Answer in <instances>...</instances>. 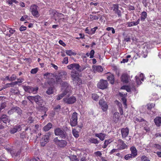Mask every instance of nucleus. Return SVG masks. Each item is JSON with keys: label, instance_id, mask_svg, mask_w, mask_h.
<instances>
[{"label": "nucleus", "instance_id": "f257e3e1", "mask_svg": "<svg viewBox=\"0 0 161 161\" xmlns=\"http://www.w3.org/2000/svg\"><path fill=\"white\" fill-rule=\"evenodd\" d=\"M67 67L68 69H72L71 73L72 72H76L79 74V72H81L82 71L86 68V66L84 65L80 66L79 64L77 63H73L69 64L67 66Z\"/></svg>", "mask_w": 161, "mask_h": 161}, {"label": "nucleus", "instance_id": "f03ea898", "mask_svg": "<svg viewBox=\"0 0 161 161\" xmlns=\"http://www.w3.org/2000/svg\"><path fill=\"white\" fill-rule=\"evenodd\" d=\"M72 78L74 86L81 85L82 84V80L78 76L79 74L76 72H72L70 74Z\"/></svg>", "mask_w": 161, "mask_h": 161}, {"label": "nucleus", "instance_id": "7ed1b4c3", "mask_svg": "<svg viewBox=\"0 0 161 161\" xmlns=\"http://www.w3.org/2000/svg\"><path fill=\"white\" fill-rule=\"evenodd\" d=\"M67 75V73L65 71H61L58 74H56L54 75L56 79V81L57 83H60L62 80H65Z\"/></svg>", "mask_w": 161, "mask_h": 161}, {"label": "nucleus", "instance_id": "20e7f679", "mask_svg": "<svg viewBox=\"0 0 161 161\" xmlns=\"http://www.w3.org/2000/svg\"><path fill=\"white\" fill-rule=\"evenodd\" d=\"M54 132L56 136H59L62 139H65L67 137L66 132L63 129L57 128L55 129Z\"/></svg>", "mask_w": 161, "mask_h": 161}, {"label": "nucleus", "instance_id": "39448f33", "mask_svg": "<svg viewBox=\"0 0 161 161\" xmlns=\"http://www.w3.org/2000/svg\"><path fill=\"white\" fill-rule=\"evenodd\" d=\"M77 114L76 112H75L72 115L70 119V124L72 127L75 126L77 124Z\"/></svg>", "mask_w": 161, "mask_h": 161}, {"label": "nucleus", "instance_id": "423d86ee", "mask_svg": "<svg viewBox=\"0 0 161 161\" xmlns=\"http://www.w3.org/2000/svg\"><path fill=\"white\" fill-rule=\"evenodd\" d=\"M24 90L27 92L29 93L36 94L37 93L38 90V87H33L30 86H25L24 87Z\"/></svg>", "mask_w": 161, "mask_h": 161}, {"label": "nucleus", "instance_id": "0eeeda50", "mask_svg": "<svg viewBox=\"0 0 161 161\" xmlns=\"http://www.w3.org/2000/svg\"><path fill=\"white\" fill-rule=\"evenodd\" d=\"M38 8L37 6L33 5L31 6L30 8L32 15L36 17H38L40 16V14L37 10Z\"/></svg>", "mask_w": 161, "mask_h": 161}, {"label": "nucleus", "instance_id": "6e6552de", "mask_svg": "<svg viewBox=\"0 0 161 161\" xmlns=\"http://www.w3.org/2000/svg\"><path fill=\"white\" fill-rule=\"evenodd\" d=\"M107 86L108 82L107 81L103 80H101L97 84L98 88L101 89H106Z\"/></svg>", "mask_w": 161, "mask_h": 161}, {"label": "nucleus", "instance_id": "1a4fd4ad", "mask_svg": "<svg viewBox=\"0 0 161 161\" xmlns=\"http://www.w3.org/2000/svg\"><path fill=\"white\" fill-rule=\"evenodd\" d=\"M117 147L120 150L127 149L128 147V146L126 145L121 139H119L118 140Z\"/></svg>", "mask_w": 161, "mask_h": 161}, {"label": "nucleus", "instance_id": "9d476101", "mask_svg": "<svg viewBox=\"0 0 161 161\" xmlns=\"http://www.w3.org/2000/svg\"><path fill=\"white\" fill-rule=\"evenodd\" d=\"M63 100L66 103L70 104L74 103L75 102L76 99L75 97L72 96L69 98H64Z\"/></svg>", "mask_w": 161, "mask_h": 161}, {"label": "nucleus", "instance_id": "9b49d317", "mask_svg": "<svg viewBox=\"0 0 161 161\" xmlns=\"http://www.w3.org/2000/svg\"><path fill=\"white\" fill-rule=\"evenodd\" d=\"M9 117L7 115L4 114L0 118V122H3L4 123H9L10 121Z\"/></svg>", "mask_w": 161, "mask_h": 161}, {"label": "nucleus", "instance_id": "f8f14e48", "mask_svg": "<svg viewBox=\"0 0 161 161\" xmlns=\"http://www.w3.org/2000/svg\"><path fill=\"white\" fill-rule=\"evenodd\" d=\"M34 101L39 106H42L43 102L42 97L39 95L35 96Z\"/></svg>", "mask_w": 161, "mask_h": 161}, {"label": "nucleus", "instance_id": "ddd939ff", "mask_svg": "<svg viewBox=\"0 0 161 161\" xmlns=\"http://www.w3.org/2000/svg\"><path fill=\"white\" fill-rule=\"evenodd\" d=\"M59 84L65 88L64 91H67V93H68L71 89L70 86L66 82H64L62 81Z\"/></svg>", "mask_w": 161, "mask_h": 161}, {"label": "nucleus", "instance_id": "4468645a", "mask_svg": "<svg viewBox=\"0 0 161 161\" xmlns=\"http://www.w3.org/2000/svg\"><path fill=\"white\" fill-rule=\"evenodd\" d=\"M113 11L115 13L117 14L119 17H120L121 16V12L120 11L119 9V6L118 4H114L113 5Z\"/></svg>", "mask_w": 161, "mask_h": 161}, {"label": "nucleus", "instance_id": "2eb2a0df", "mask_svg": "<svg viewBox=\"0 0 161 161\" xmlns=\"http://www.w3.org/2000/svg\"><path fill=\"white\" fill-rule=\"evenodd\" d=\"M121 133L123 138L126 137L129 134V129L128 128L126 127L125 128H122L121 130Z\"/></svg>", "mask_w": 161, "mask_h": 161}, {"label": "nucleus", "instance_id": "dca6fc26", "mask_svg": "<svg viewBox=\"0 0 161 161\" xmlns=\"http://www.w3.org/2000/svg\"><path fill=\"white\" fill-rule=\"evenodd\" d=\"M21 129V126L20 125H17L13 127L10 131V132L11 134H14L17 131H20Z\"/></svg>", "mask_w": 161, "mask_h": 161}, {"label": "nucleus", "instance_id": "f3484780", "mask_svg": "<svg viewBox=\"0 0 161 161\" xmlns=\"http://www.w3.org/2000/svg\"><path fill=\"white\" fill-rule=\"evenodd\" d=\"M99 104L103 111H105L108 108V106L105 102L102 100L99 101Z\"/></svg>", "mask_w": 161, "mask_h": 161}, {"label": "nucleus", "instance_id": "a211bd4d", "mask_svg": "<svg viewBox=\"0 0 161 161\" xmlns=\"http://www.w3.org/2000/svg\"><path fill=\"white\" fill-rule=\"evenodd\" d=\"M49 137H48V136H45L41 140L42 146H44L49 141Z\"/></svg>", "mask_w": 161, "mask_h": 161}, {"label": "nucleus", "instance_id": "6ab92c4d", "mask_svg": "<svg viewBox=\"0 0 161 161\" xmlns=\"http://www.w3.org/2000/svg\"><path fill=\"white\" fill-rule=\"evenodd\" d=\"M129 76L126 73L123 74L121 77V81L124 83H127L129 81Z\"/></svg>", "mask_w": 161, "mask_h": 161}, {"label": "nucleus", "instance_id": "aec40b11", "mask_svg": "<svg viewBox=\"0 0 161 161\" xmlns=\"http://www.w3.org/2000/svg\"><path fill=\"white\" fill-rule=\"evenodd\" d=\"M130 150L131 151V155L135 158L137 155V150L134 146H132L130 148Z\"/></svg>", "mask_w": 161, "mask_h": 161}, {"label": "nucleus", "instance_id": "412c9836", "mask_svg": "<svg viewBox=\"0 0 161 161\" xmlns=\"http://www.w3.org/2000/svg\"><path fill=\"white\" fill-rule=\"evenodd\" d=\"M92 68L94 72H102L103 70V69L101 66H96L94 65L92 66Z\"/></svg>", "mask_w": 161, "mask_h": 161}, {"label": "nucleus", "instance_id": "4be33fe9", "mask_svg": "<svg viewBox=\"0 0 161 161\" xmlns=\"http://www.w3.org/2000/svg\"><path fill=\"white\" fill-rule=\"evenodd\" d=\"M140 21V19H138L136 21H132L127 22L126 24V25H127V26L129 27L136 25L139 23Z\"/></svg>", "mask_w": 161, "mask_h": 161}, {"label": "nucleus", "instance_id": "5701e85b", "mask_svg": "<svg viewBox=\"0 0 161 161\" xmlns=\"http://www.w3.org/2000/svg\"><path fill=\"white\" fill-rule=\"evenodd\" d=\"M95 135L96 137L99 138V139L102 141L104 140L106 136V134L102 133H96Z\"/></svg>", "mask_w": 161, "mask_h": 161}, {"label": "nucleus", "instance_id": "b1692460", "mask_svg": "<svg viewBox=\"0 0 161 161\" xmlns=\"http://www.w3.org/2000/svg\"><path fill=\"white\" fill-rule=\"evenodd\" d=\"M88 142L91 143L96 144H98L100 142V141L97 138L91 137L88 139Z\"/></svg>", "mask_w": 161, "mask_h": 161}, {"label": "nucleus", "instance_id": "393cba45", "mask_svg": "<svg viewBox=\"0 0 161 161\" xmlns=\"http://www.w3.org/2000/svg\"><path fill=\"white\" fill-rule=\"evenodd\" d=\"M67 142L65 140H61L57 145L61 148H64L67 145Z\"/></svg>", "mask_w": 161, "mask_h": 161}, {"label": "nucleus", "instance_id": "a878e982", "mask_svg": "<svg viewBox=\"0 0 161 161\" xmlns=\"http://www.w3.org/2000/svg\"><path fill=\"white\" fill-rule=\"evenodd\" d=\"M154 121L157 126H159L161 124V117H156L154 119Z\"/></svg>", "mask_w": 161, "mask_h": 161}, {"label": "nucleus", "instance_id": "bb28decb", "mask_svg": "<svg viewBox=\"0 0 161 161\" xmlns=\"http://www.w3.org/2000/svg\"><path fill=\"white\" fill-rule=\"evenodd\" d=\"M147 14L145 11L142 12L141 14V16L140 17V20L142 21H145V19L147 18Z\"/></svg>", "mask_w": 161, "mask_h": 161}, {"label": "nucleus", "instance_id": "cd10ccee", "mask_svg": "<svg viewBox=\"0 0 161 161\" xmlns=\"http://www.w3.org/2000/svg\"><path fill=\"white\" fill-rule=\"evenodd\" d=\"M107 79L110 83L113 84L114 82V77L113 74H109V75H108L107 77Z\"/></svg>", "mask_w": 161, "mask_h": 161}, {"label": "nucleus", "instance_id": "c85d7f7f", "mask_svg": "<svg viewBox=\"0 0 161 161\" xmlns=\"http://www.w3.org/2000/svg\"><path fill=\"white\" fill-rule=\"evenodd\" d=\"M52 124L51 123H48L44 127L43 130L45 131H47L52 128Z\"/></svg>", "mask_w": 161, "mask_h": 161}, {"label": "nucleus", "instance_id": "c756f323", "mask_svg": "<svg viewBox=\"0 0 161 161\" xmlns=\"http://www.w3.org/2000/svg\"><path fill=\"white\" fill-rule=\"evenodd\" d=\"M127 93H126V94H123L122 93H119V94L120 96L122 97L121 98V100H122L123 103L124 105L126 106V98L124 97V95H126Z\"/></svg>", "mask_w": 161, "mask_h": 161}, {"label": "nucleus", "instance_id": "7c9ffc66", "mask_svg": "<svg viewBox=\"0 0 161 161\" xmlns=\"http://www.w3.org/2000/svg\"><path fill=\"white\" fill-rule=\"evenodd\" d=\"M100 16L101 15L99 14H97V16L92 14H90L89 16L90 18L92 21L98 19Z\"/></svg>", "mask_w": 161, "mask_h": 161}, {"label": "nucleus", "instance_id": "2f4dec72", "mask_svg": "<svg viewBox=\"0 0 161 161\" xmlns=\"http://www.w3.org/2000/svg\"><path fill=\"white\" fill-rule=\"evenodd\" d=\"M15 85L14 82H12L10 83H8L5 84L3 88H2L3 89H6L7 88L9 87H13Z\"/></svg>", "mask_w": 161, "mask_h": 161}, {"label": "nucleus", "instance_id": "473e14b6", "mask_svg": "<svg viewBox=\"0 0 161 161\" xmlns=\"http://www.w3.org/2000/svg\"><path fill=\"white\" fill-rule=\"evenodd\" d=\"M47 83L50 86H54L55 84V81L53 78H49L47 81Z\"/></svg>", "mask_w": 161, "mask_h": 161}, {"label": "nucleus", "instance_id": "72a5a7b5", "mask_svg": "<svg viewBox=\"0 0 161 161\" xmlns=\"http://www.w3.org/2000/svg\"><path fill=\"white\" fill-rule=\"evenodd\" d=\"M67 91H64L63 93L61 94L60 95H59L57 97V100H60L62 98H63L64 96L66 95L67 94Z\"/></svg>", "mask_w": 161, "mask_h": 161}, {"label": "nucleus", "instance_id": "f704fd0d", "mask_svg": "<svg viewBox=\"0 0 161 161\" xmlns=\"http://www.w3.org/2000/svg\"><path fill=\"white\" fill-rule=\"evenodd\" d=\"M14 108L15 112H16L20 116L22 113L21 109L19 107L16 106L14 107Z\"/></svg>", "mask_w": 161, "mask_h": 161}, {"label": "nucleus", "instance_id": "c9c22d12", "mask_svg": "<svg viewBox=\"0 0 161 161\" xmlns=\"http://www.w3.org/2000/svg\"><path fill=\"white\" fill-rule=\"evenodd\" d=\"M54 88L52 87H50L48 88L46 91V93L48 95H50L53 94V92Z\"/></svg>", "mask_w": 161, "mask_h": 161}, {"label": "nucleus", "instance_id": "e433bc0d", "mask_svg": "<svg viewBox=\"0 0 161 161\" xmlns=\"http://www.w3.org/2000/svg\"><path fill=\"white\" fill-rule=\"evenodd\" d=\"M135 157L130 154H128L125 156L124 158L126 160H131Z\"/></svg>", "mask_w": 161, "mask_h": 161}, {"label": "nucleus", "instance_id": "4c0bfd02", "mask_svg": "<svg viewBox=\"0 0 161 161\" xmlns=\"http://www.w3.org/2000/svg\"><path fill=\"white\" fill-rule=\"evenodd\" d=\"M17 81H14L15 85L18 84L19 85H20L24 80L23 78H20L17 79Z\"/></svg>", "mask_w": 161, "mask_h": 161}, {"label": "nucleus", "instance_id": "58836bf2", "mask_svg": "<svg viewBox=\"0 0 161 161\" xmlns=\"http://www.w3.org/2000/svg\"><path fill=\"white\" fill-rule=\"evenodd\" d=\"M119 118V114L118 112H115L114 114L113 118L115 121L118 120Z\"/></svg>", "mask_w": 161, "mask_h": 161}, {"label": "nucleus", "instance_id": "ea45409f", "mask_svg": "<svg viewBox=\"0 0 161 161\" xmlns=\"http://www.w3.org/2000/svg\"><path fill=\"white\" fill-rule=\"evenodd\" d=\"M97 29V27H95L94 28H92L91 30H90V31H88V32H87L90 35H92L95 33Z\"/></svg>", "mask_w": 161, "mask_h": 161}, {"label": "nucleus", "instance_id": "a19ab883", "mask_svg": "<svg viewBox=\"0 0 161 161\" xmlns=\"http://www.w3.org/2000/svg\"><path fill=\"white\" fill-rule=\"evenodd\" d=\"M69 158L70 161H79L76 155H71L70 156Z\"/></svg>", "mask_w": 161, "mask_h": 161}, {"label": "nucleus", "instance_id": "79ce46f5", "mask_svg": "<svg viewBox=\"0 0 161 161\" xmlns=\"http://www.w3.org/2000/svg\"><path fill=\"white\" fill-rule=\"evenodd\" d=\"M72 133L73 136L76 138H78L79 136L78 132L76 130L74 129L72 130Z\"/></svg>", "mask_w": 161, "mask_h": 161}, {"label": "nucleus", "instance_id": "37998d69", "mask_svg": "<svg viewBox=\"0 0 161 161\" xmlns=\"http://www.w3.org/2000/svg\"><path fill=\"white\" fill-rule=\"evenodd\" d=\"M65 53L69 56L76 55V53L73 52L71 50H66Z\"/></svg>", "mask_w": 161, "mask_h": 161}, {"label": "nucleus", "instance_id": "c03bdc74", "mask_svg": "<svg viewBox=\"0 0 161 161\" xmlns=\"http://www.w3.org/2000/svg\"><path fill=\"white\" fill-rule=\"evenodd\" d=\"M111 141L110 140H105L104 143V145L103 147L104 148H106L108 145L111 142Z\"/></svg>", "mask_w": 161, "mask_h": 161}, {"label": "nucleus", "instance_id": "a18cd8bd", "mask_svg": "<svg viewBox=\"0 0 161 161\" xmlns=\"http://www.w3.org/2000/svg\"><path fill=\"white\" fill-rule=\"evenodd\" d=\"M152 147L156 148L161 151V146L158 144H154L152 145Z\"/></svg>", "mask_w": 161, "mask_h": 161}, {"label": "nucleus", "instance_id": "49530a36", "mask_svg": "<svg viewBox=\"0 0 161 161\" xmlns=\"http://www.w3.org/2000/svg\"><path fill=\"white\" fill-rule=\"evenodd\" d=\"M27 136V133L25 131H23L20 134V137L23 139L26 138Z\"/></svg>", "mask_w": 161, "mask_h": 161}, {"label": "nucleus", "instance_id": "de8ad7c7", "mask_svg": "<svg viewBox=\"0 0 161 161\" xmlns=\"http://www.w3.org/2000/svg\"><path fill=\"white\" fill-rule=\"evenodd\" d=\"M14 107H12V108L8 112V113L9 115L13 114L15 112Z\"/></svg>", "mask_w": 161, "mask_h": 161}, {"label": "nucleus", "instance_id": "09e8293b", "mask_svg": "<svg viewBox=\"0 0 161 161\" xmlns=\"http://www.w3.org/2000/svg\"><path fill=\"white\" fill-rule=\"evenodd\" d=\"M43 75L44 76L47 77V78L49 79V77L53 76V75L52 73H45Z\"/></svg>", "mask_w": 161, "mask_h": 161}, {"label": "nucleus", "instance_id": "8fccbe9b", "mask_svg": "<svg viewBox=\"0 0 161 161\" xmlns=\"http://www.w3.org/2000/svg\"><path fill=\"white\" fill-rule=\"evenodd\" d=\"M92 97L93 100L97 101L99 97L96 94H93L92 95Z\"/></svg>", "mask_w": 161, "mask_h": 161}, {"label": "nucleus", "instance_id": "3c124183", "mask_svg": "<svg viewBox=\"0 0 161 161\" xmlns=\"http://www.w3.org/2000/svg\"><path fill=\"white\" fill-rule=\"evenodd\" d=\"M141 160L142 161H150L149 159L145 155L142 156L141 158Z\"/></svg>", "mask_w": 161, "mask_h": 161}, {"label": "nucleus", "instance_id": "603ef678", "mask_svg": "<svg viewBox=\"0 0 161 161\" xmlns=\"http://www.w3.org/2000/svg\"><path fill=\"white\" fill-rule=\"evenodd\" d=\"M38 70V68L33 69L31 70V73L32 74H35L37 72Z\"/></svg>", "mask_w": 161, "mask_h": 161}, {"label": "nucleus", "instance_id": "864d4df0", "mask_svg": "<svg viewBox=\"0 0 161 161\" xmlns=\"http://www.w3.org/2000/svg\"><path fill=\"white\" fill-rule=\"evenodd\" d=\"M54 109L55 111L58 112L61 109V106L60 105H58L55 107Z\"/></svg>", "mask_w": 161, "mask_h": 161}, {"label": "nucleus", "instance_id": "5fc2aeb1", "mask_svg": "<svg viewBox=\"0 0 161 161\" xmlns=\"http://www.w3.org/2000/svg\"><path fill=\"white\" fill-rule=\"evenodd\" d=\"M147 109L149 110H151V109L154 107L155 106V104L153 103H151L150 104H148L147 105Z\"/></svg>", "mask_w": 161, "mask_h": 161}, {"label": "nucleus", "instance_id": "6e6d98bb", "mask_svg": "<svg viewBox=\"0 0 161 161\" xmlns=\"http://www.w3.org/2000/svg\"><path fill=\"white\" fill-rule=\"evenodd\" d=\"M17 79V76L15 74H13L10 76L11 81H13Z\"/></svg>", "mask_w": 161, "mask_h": 161}, {"label": "nucleus", "instance_id": "4d7b16f0", "mask_svg": "<svg viewBox=\"0 0 161 161\" xmlns=\"http://www.w3.org/2000/svg\"><path fill=\"white\" fill-rule=\"evenodd\" d=\"M135 119L136 121L137 122H140L145 121V120L144 119H143L141 117L136 118H135Z\"/></svg>", "mask_w": 161, "mask_h": 161}, {"label": "nucleus", "instance_id": "13d9d810", "mask_svg": "<svg viewBox=\"0 0 161 161\" xmlns=\"http://www.w3.org/2000/svg\"><path fill=\"white\" fill-rule=\"evenodd\" d=\"M94 154L96 156H99L101 158V156L102 155V153L100 151H97L95 152Z\"/></svg>", "mask_w": 161, "mask_h": 161}, {"label": "nucleus", "instance_id": "bf43d9fd", "mask_svg": "<svg viewBox=\"0 0 161 161\" xmlns=\"http://www.w3.org/2000/svg\"><path fill=\"white\" fill-rule=\"evenodd\" d=\"M68 57H65L63 59L62 63L63 64H67L68 63Z\"/></svg>", "mask_w": 161, "mask_h": 161}, {"label": "nucleus", "instance_id": "052dcab7", "mask_svg": "<svg viewBox=\"0 0 161 161\" xmlns=\"http://www.w3.org/2000/svg\"><path fill=\"white\" fill-rule=\"evenodd\" d=\"M106 30L108 31H111L113 34H114L115 33V30L113 27H108L106 28Z\"/></svg>", "mask_w": 161, "mask_h": 161}, {"label": "nucleus", "instance_id": "680f3d73", "mask_svg": "<svg viewBox=\"0 0 161 161\" xmlns=\"http://www.w3.org/2000/svg\"><path fill=\"white\" fill-rule=\"evenodd\" d=\"M28 16L27 15H25L22 17L20 18V20L21 21H24L26 20V19H28Z\"/></svg>", "mask_w": 161, "mask_h": 161}, {"label": "nucleus", "instance_id": "e2e57ef3", "mask_svg": "<svg viewBox=\"0 0 161 161\" xmlns=\"http://www.w3.org/2000/svg\"><path fill=\"white\" fill-rule=\"evenodd\" d=\"M95 53V52L93 50H92L89 53L90 56V58H92L94 57V55Z\"/></svg>", "mask_w": 161, "mask_h": 161}, {"label": "nucleus", "instance_id": "0e129e2a", "mask_svg": "<svg viewBox=\"0 0 161 161\" xmlns=\"http://www.w3.org/2000/svg\"><path fill=\"white\" fill-rule=\"evenodd\" d=\"M27 98L31 102H32V101L33 100H34V101L35 96H29L27 97Z\"/></svg>", "mask_w": 161, "mask_h": 161}, {"label": "nucleus", "instance_id": "69168bd1", "mask_svg": "<svg viewBox=\"0 0 161 161\" xmlns=\"http://www.w3.org/2000/svg\"><path fill=\"white\" fill-rule=\"evenodd\" d=\"M11 92L14 94H19V91L18 90H15L14 89H12Z\"/></svg>", "mask_w": 161, "mask_h": 161}, {"label": "nucleus", "instance_id": "338daca9", "mask_svg": "<svg viewBox=\"0 0 161 161\" xmlns=\"http://www.w3.org/2000/svg\"><path fill=\"white\" fill-rule=\"evenodd\" d=\"M60 140L58 139L57 137H55L54 139V142L57 145H58Z\"/></svg>", "mask_w": 161, "mask_h": 161}, {"label": "nucleus", "instance_id": "774afa93", "mask_svg": "<svg viewBox=\"0 0 161 161\" xmlns=\"http://www.w3.org/2000/svg\"><path fill=\"white\" fill-rule=\"evenodd\" d=\"M4 80H8L9 81H11V79H10V77L9 75L6 76L4 78Z\"/></svg>", "mask_w": 161, "mask_h": 161}]
</instances>
